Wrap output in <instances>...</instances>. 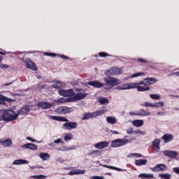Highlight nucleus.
Returning a JSON list of instances; mask_svg holds the SVG:
<instances>
[{
    "mask_svg": "<svg viewBox=\"0 0 179 179\" xmlns=\"http://www.w3.org/2000/svg\"><path fill=\"white\" fill-rule=\"evenodd\" d=\"M113 170H117V171H122V169H120V168H115L113 166V168L112 169Z\"/></svg>",
    "mask_w": 179,
    "mask_h": 179,
    "instance_id": "obj_59",
    "label": "nucleus"
},
{
    "mask_svg": "<svg viewBox=\"0 0 179 179\" xmlns=\"http://www.w3.org/2000/svg\"><path fill=\"white\" fill-rule=\"evenodd\" d=\"M30 110H31V106H30V105H27L18 110L17 114H18V115H26L27 114H29Z\"/></svg>",
    "mask_w": 179,
    "mask_h": 179,
    "instance_id": "obj_11",
    "label": "nucleus"
},
{
    "mask_svg": "<svg viewBox=\"0 0 179 179\" xmlns=\"http://www.w3.org/2000/svg\"><path fill=\"white\" fill-rule=\"evenodd\" d=\"M73 149L74 148L72 147H68L66 145H64L62 148H59L57 150L60 152H68V150H73Z\"/></svg>",
    "mask_w": 179,
    "mask_h": 179,
    "instance_id": "obj_35",
    "label": "nucleus"
},
{
    "mask_svg": "<svg viewBox=\"0 0 179 179\" xmlns=\"http://www.w3.org/2000/svg\"><path fill=\"white\" fill-rule=\"evenodd\" d=\"M143 106L145 107H152V108H153L154 103H149V102H145Z\"/></svg>",
    "mask_w": 179,
    "mask_h": 179,
    "instance_id": "obj_47",
    "label": "nucleus"
},
{
    "mask_svg": "<svg viewBox=\"0 0 179 179\" xmlns=\"http://www.w3.org/2000/svg\"><path fill=\"white\" fill-rule=\"evenodd\" d=\"M108 145H110V142L108 141H101L94 145V148L96 149H99V150L101 149H106V148H108Z\"/></svg>",
    "mask_w": 179,
    "mask_h": 179,
    "instance_id": "obj_14",
    "label": "nucleus"
},
{
    "mask_svg": "<svg viewBox=\"0 0 179 179\" xmlns=\"http://www.w3.org/2000/svg\"><path fill=\"white\" fill-rule=\"evenodd\" d=\"M22 148L25 149H29L30 150H37V145L33 143H27L22 145Z\"/></svg>",
    "mask_w": 179,
    "mask_h": 179,
    "instance_id": "obj_20",
    "label": "nucleus"
},
{
    "mask_svg": "<svg viewBox=\"0 0 179 179\" xmlns=\"http://www.w3.org/2000/svg\"><path fill=\"white\" fill-rule=\"evenodd\" d=\"M61 142H62V138H57L54 141V143H56V144L61 143Z\"/></svg>",
    "mask_w": 179,
    "mask_h": 179,
    "instance_id": "obj_52",
    "label": "nucleus"
},
{
    "mask_svg": "<svg viewBox=\"0 0 179 179\" xmlns=\"http://www.w3.org/2000/svg\"><path fill=\"white\" fill-rule=\"evenodd\" d=\"M6 101H7L8 103H13L15 100L10 98H8L2 94H0V104L5 105Z\"/></svg>",
    "mask_w": 179,
    "mask_h": 179,
    "instance_id": "obj_17",
    "label": "nucleus"
},
{
    "mask_svg": "<svg viewBox=\"0 0 179 179\" xmlns=\"http://www.w3.org/2000/svg\"><path fill=\"white\" fill-rule=\"evenodd\" d=\"M106 122H108V124L114 125V124H117V118L112 116H109L106 117Z\"/></svg>",
    "mask_w": 179,
    "mask_h": 179,
    "instance_id": "obj_29",
    "label": "nucleus"
},
{
    "mask_svg": "<svg viewBox=\"0 0 179 179\" xmlns=\"http://www.w3.org/2000/svg\"><path fill=\"white\" fill-rule=\"evenodd\" d=\"M59 94L64 97H71L75 94V92H73V90L71 89L67 90H59Z\"/></svg>",
    "mask_w": 179,
    "mask_h": 179,
    "instance_id": "obj_10",
    "label": "nucleus"
},
{
    "mask_svg": "<svg viewBox=\"0 0 179 179\" xmlns=\"http://www.w3.org/2000/svg\"><path fill=\"white\" fill-rule=\"evenodd\" d=\"M148 163L146 159H137L135 161L136 166H145Z\"/></svg>",
    "mask_w": 179,
    "mask_h": 179,
    "instance_id": "obj_34",
    "label": "nucleus"
},
{
    "mask_svg": "<svg viewBox=\"0 0 179 179\" xmlns=\"http://www.w3.org/2000/svg\"><path fill=\"white\" fill-rule=\"evenodd\" d=\"M0 68H1V69H9V66L8 64H0Z\"/></svg>",
    "mask_w": 179,
    "mask_h": 179,
    "instance_id": "obj_50",
    "label": "nucleus"
},
{
    "mask_svg": "<svg viewBox=\"0 0 179 179\" xmlns=\"http://www.w3.org/2000/svg\"><path fill=\"white\" fill-rule=\"evenodd\" d=\"M78 93L71 98L72 101H79L80 100H83L85 97L87 96V93L85 92L83 89H77Z\"/></svg>",
    "mask_w": 179,
    "mask_h": 179,
    "instance_id": "obj_5",
    "label": "nucleus"
},
{
    "mask_svg": "<svg viewBox=\"0 0 179 179\" xmlns=\"http://www.w3.org/2000/svg\"><path fill=\"white\" fill-rule=\"evenodd\" d=\"M64 86H65V83L61 81H55V84L52 85L54 89H59V87H64Z\"/></svg>",
    "mask_w": 179,
    "mask_h": 179,
    "instance_id": "obj_31",
    "label": "nucleus"
},
{
    "mask_svg": "<svg viewBox=\"0 0 179 179\" xmlns=\"http://www.w3.org/2000/svg\"><path fill=\"white\" fill-rule=\"evenodd\" d=\"M127 132L129 135H132V134H134V128H132V127L127 128Z\"/></svg>",
    "mask_w": 179,
    "mask_h": 179,
    "instance_id": "obj_45",
    "label": "nucleus"
},
{
    "mask_svg": "<svg viewBox=\"0 0 179 179\" xmlns=\"http://www.w3.org/2000/svg\"><path fill=\"white\" fill-rule=\"evenodd\" d=\"M162 107H164V102L163 101L156 102L153 105V108H162Z\"/></svg>",
    "mask_w": 179,
    "mask_h": 179,
    "instance_id": "obj_36",
    "label": "nucleus"
},
{
    "mask_svg": "<svg viewBox=\"0 0 179 179\" xmlns=\"http://www.w3.org/2000/svg\"><path fill=\"white\" fill-rule=\"evenodd\" d=\"M157 115H164V112H158Z\"/></svg>",
    "mask_w": 179,
    "mask_h": 179,
    "instance_id": "obj_61",
    "label": "nucleus"
},
{
    "mask_svg": "<svg viewBox=\"0 0 179 179\" xmlns=\"http://www.w3.org/2000/svg\"><path fill=\"white\" fill-rule=\"evenodd\" d=\"M3 114H5V110H0V117H1V118H3Z\"/></svg>",
    "mask_w": 179,
    "mask_h": 179,
    "instance_id": "obj_55",
    "label": "nucleus"
},
{
    "mask_svg": "<svg viewBox=\"0 0 179 179\" xmlns=\"http://www.w3.org/2000/svg\"><path fill=\"white\" fill-rule=\"evenodd\" d=\"M19 114H17L12 110H4L3 120V121H15L17 120Z\"/></svg>",
    "mask_w": 179,
    "mask_h": 179,
    "instance_id": "obj_2",
    "label": "nucleus"
},
{
    "mask_svg": "<svg viewBox=\"0 0 179 179\" xmlns=\"http://www.w3.org/2000/svg\"><path fill=\"white\" fill-rule=\"evenodd\" d=\"M49 146H51L52 148H54V146H55V143H49Z\"/></svg>",
    "mask_w": 179,
    "mask_h": 179,
    "instance_id": "obj_60",
    "label": "nucleus"
},
{
    "mask_svg": "<svg viewBox=\"0 0 179 179\" xmlns=\"http://www.w3.org/2000/svg\"><path fill=\"white\" fill-rule=\"evenodd\" d=\"M138 117H148L150 115V112L147 111L146 110L141 109L137 112Z\"/></svg>",
    "mask_w": 179,
    "mask_h": 179,
    "instance_id": "obj_22",
    "label": "nucleus"
},
{
    "mask_svg": "<svg viewBox=\"0 0 179 179\" xmlns=\"http://www.w3.org/2000/svg\"><path fill=\"white\" fill-rule=\"evenodd\" d=\"M171 75H175V76H179V72L173 73Z\"/></svg>",
    "mask_w": 179,
    "mask_h": 179,
    "instance_id": "obj_64",
    "label": "nucleus"
},
{
    "mask_svg": "<svg viewBox=\"0 0 179 179\" xmlns=\"http://www.w3.org/2000/svg\"><path fill=\"white\" fill-rule=\"evenodd\" d=\"M129 157H142V155L141 154H138V153H134V154H131L130 155H129Z\"/></svg>",
    "mask_w": 179,
    "mask_h": 179,
    "instance_id": "obj_46",
    "label": "nucleus"
},
{
    "mask_svg": "<svg viewBox=\"0 0 179 179\" xmlns=\"http://www.w3.org/2000/svg\"><path fill=\"white\" fill-rule=\"evenodd\" d=\"M47 178V176L45 175H38V179H45Z\"/></svg>",
    "mask_w": 179,
    "mask_h": 179,
    "instance_id": "obj_53",
    "label": "nucleus"
},
{
    "mask_svg": "<svg viewBox=\"0 0 179 179\" xmlns=\"http://www.w3.org/2000/svg\"><path fill=\"white\" fill-rule=\"evenodd\" d=\"M88 85L93 87H96V89H100V87H103V86H104V84L97 80L88 82Z\"/></svg>",
    "mask_w": 179,
    "mask_h": 179,
    "instance_id": "obj_18",
    "label": "nucleus"
},
{
    "mask_svg": "<svg viewBox=\"0 0 179 179\" xmlns=\"http://www.w3.org/2000/svg\"><path fill=\"white\" fill-rule=\"evenodd\" d=\"M55 113L57 114H64L63 106H60L55 110Z\"/></svg>",
    "mask_w": 179,
    "mask_h": 179,
    "instance_id": "obj_43",
    "label": "nucleus"
},
{
    "mask_svg": "<svg viewBox=\"0 0 179 179\" xmlns=\"http://www.w3.org/2000/svg\"><path fill=\"white\" fill-rule=\"evenodd\" d=\"M107 113L106 109H102L101 110H97L94 113H87L84 114L83 120L86 121L87 120H90V118H96V117H99V115H103V114Z\"/></svg>",
    "mask_w": 179,
    "mask_h": 179,
    "instance_id": "obj_3",
    "label": "nucleus"
},
{
    "mask_svg": "<svg viewBox=\"0 0 179 179\" xmlns=\"http://www.w3.org/2000/svg\"><path fill=\"white\" fill-rule=\"evenodd\" d=\"M163 154L164 156H166V157H169L171 159H176V157L178 156V152L176 150H164L163 151Z\"/></svg>",
    "mask_w": 179,
    "mask_h": 179,
    "instance_id": "obj_12",
    "label": "nucleus"
},
{
    "mask_svg": "<svg viewBox=\"0 0 179 179\" xmlns=\"http://www.w3.org/2000/svg\"><path fill=\"white\" fill-rule=\"evenodd\" d=\"M152 145L153 150H155V152L157 153V152L160 150V140L156 138L152 141Z\"/></svg>",
    "mask_w": 179,
    "mask_h": 179,
    "instance_id": "obj_16",
    "label": "nucleus"
},
{
    "mask_svg": "<svg viewBox=\"0 0 179 179\" xmlns=\"http://www.w3.org/2000/svg\"><path fill=\"white\" fill-rule=\"evenodd\" d=\"M39 157L42 159V160H50V154L47 153V152H41L39 153Z\"/></svg>",
    "mask_w": 179,
    "mask_h": 179,
    "instance_id": "obj_28",
    "label": "nucleus"
},
{
    "mask_svg": "<svg viewBox=\"0 0 179 179\" xmlns=\"http://www.w3.org/2000/svg\"><path fill=\"white\" fill-rule=\"evenodd\" d=\"M139 178L142 179H150L153 178V174L152 173H141L138 176Z\"/></svg>",
    "mask_w": 179,
    "mask_h": 179,
    "instance_id": "obj_30",
    "label": "nucleus"
},
{
    "mask_svg": "<svg viewBox=\"0 0 179 179\" xmlns=\"http://www.w3.org/2000/svg\"><path fill=\"white\" fill-rule=\"evenodd\" d=\"M71 84H72L73 86H75V85H78V81H73V82H71Z\"/></svg>",
    "mask_w": 179,
    "mask_h": 179,
    "instance_id": "obj_62",
    "label": "nucleus"
},
{
    "mask_svg": "<svg viewBox=\"0 0 179 179\" xmlns=\"http://www.w3.org/2000/svg\"><path fill=\"white\" fill-rule=\"evenodd\" d=\"M23 92H27V90H22L21 93H16L14 94L13 96H26V94L23 93Z\"/></svg>",
    "mask_w": 179,
    "mask_h": 179,
    "instance_id": "obj_49",
    "label": "nucleus"
},
{
    "mask_svg": "<svg viewBox=\"0 0 179 179\" xmlns=\"http://www.w3.org/2000/svg\"><path fill=\"white\" fill-rule=\"evenodd\" d=\"M134 85H136L135 89L136 87L138 92H146L148 90H150V87H143L147 85L146 84H142V81L140 83H134Z\"/></svg>",
    "mask_w": 179,
    "mask_h": 179,
    "instance_id": "obj_9",
    "label": "nucleus"
},
{
    "mask_svg": "<svg viewBox=\"0 0 179 179\" xmlns=\"http://www.w3.org/2000/svg\"><path fill=\"white\" fill-rule=\"evenodd\" d=\"M157 82V79L155 78H145L143 81H141V84L146 85L149 86V85H153V83H156Z\"/></svg>",
    "mask_w": 179,
    "mask_h": 179,
    "instance_id": "obj_15",
    "label": "nucleus"
},
{
    "mask_svg": "<svg viewBox=\"0 0 179 179\" xmlns=\"http://www.w3.org/2000/svg\"><path fill=\"white\" fill-rule=\"evenodd\" d=\"M101 151L99 150H93L92 151L90 155L91 156H101Z\"/></svg>",
    "mask_w": 179,
    "mask_h": 179,
    "instance_id": "obj_39",
    "label": "nucleus"
},
{
    "mask_svg": "<svg viewBox=\"0 0 179 179\" xmlns=\"http://www.w3.org/2000/svg\"><path fill=\"white\" fill-rule=\"evenodd\" d=\"M52 120H55V121H62V122H68V119L64 117L59 116H52Z\"/></svg>",
    "mask_w": 179,
    "mask_h": 179,
    "instance_id": "obj_33",
    "label": "nucleus"
},
{
    "mask_svg": "<svg viewBox=\"0 0 179 179\" xmlns=\"http://www.w3.org/2000/svg\"><path fill=\"white\" fill-rule=\"evenodd\" d=\"M27 141H30L31 142H36V141L31 137H27Z\"/></svg>",
    "mask_w": 179,
    "mask_h": 179,
    "instance_id": "obj_56",
    "label": "nucleus"
},
{
    "mask_svg": "<svg viewBox=\"0 0 179 179\" xmlns=\"http://www.w3.org/2000/svg\"><path fill=\"white\" fill-rule=\"evenodd\" d=\"M86 171L85 170L82 169H75L73 171H71L69 173V176H75V175H79V174H85Z\"/></svg>",
    "mask_w": 179,
    "mask_h": 179,
    "instance_id": "obj_23",
    "label": "nucleus"
},
{
    "mask_svg": "<svg viewBox=\"0 0 179 179\" xmlns=\"http://www.w3.org/2000/svg\"><path fill=\"white\" fill-rule=\"evenodd\" d=\"M72 139H73V134H68L64 136V141H66V142H68V141H72Z\"/></svg>",
    "mask_w": 179,
    "mask_h": 179,
    "instance_id": "obj_41",
    "label": "nucleus"
},
{
    "mask_svg": "<svg viewBox=\"0 0 179 179\" xmlns=\"http://www.w3.org/2000/svg\"><path fill=\"white\" fill-rule=\"evenodd\" d=\"M24 63L28 69H31V71H37V66H36V64L31 62L30 59H25L24 60Z\"/></svg>",
    "mask_w": 179,
    "mask_h": 179,
    "instance_id": "obj_8",
    "label": "nucleus"
},
{
    "mask_svg": "<svg viewBox=\"0 0 179 179\" xmlns=\"http://www.w3.org/2000/svg\"><path fill=\"white\" fill-rule=\"evenodd\" d=\"M70 102H72V98H60L56 101V103H62L63 104Z\"/></svg>",
    "mask_w": 179,
    "mask_h": 179,
    "instance_id": "obj_32",
    "label": "nucleus"
},
{
    "mask_svg": "<svg viewBox=\"0 0 179 179\" xmlns=\"http://www.w3.org/2000/svg\"><path fill=\"white\" fill-rule=\"evenodd\" d=\"M13 165L20 166V164H29V161L25 159H16L13 162Z\"/></svg>",
    "mask_w": 179,
    "mask_h": 179,
    "instance_id": "obj_25",
    "label": "nucleus"
},
{
    "mask_svg": "<svg viewBox=\"0 0 179 179\" xmlns=\"http://www.w3.org/2000/svg\"><path fill=\"white\" fill-rule=\"evenodd\" d=\"M99 100L100 104H108V103H110V101H108V99L104 97H101L99 98Z\"/></svg>",
    "mask_w": 179,
    "mask_h": 179,
    "instance_id": "obj_40",
    "label": "nucleus"
},
{
    "mask_svg": "<svg viewBox=\"0 0 179 179\" xmlns=\"http://www.w3.org/2000/svg\"><path fill=\"white\" fill-rule=\"evenodd\" d=\"M122 73V68L113 67L110 70L105 73L106 76H110L111 75H121Z\"/></svg>",
    "mask_w": 179,
    "mask_h": 179,
    "instance_id": "obj_6",
    "label": "nucleus"
},
{
    "mask_svg": "<svg viewBox=\"0 0 179 179\" xmlns=\"http://www.w3.org/2000/svg\"><path fill=\"white\" fill-rule=\"evenodd\" d=\"M78 127V123L75 122H66L63 124L64 129H69V131L75 129Z\"/></svg>",
    "mask_w": 179,
    "mask_h": 179,
    "instance_id": "obj_13",
    "label": "nucleus"
},
{
    "mask_svg": "<svg viewBox=\"0 0 179 179\" xmlns=\"http://www.w3.org/2000/svg\"><path fill=\"white\" fill-rule=\"evenodd\" d=\"M38 106L43 110H47V108H51L52 105L48 102H41L38 103Z\"/></svg>",
    "mask_w": 179,
    "mask_h": 179,
    "instance_id": "obj_21",
    "label": "nucleus"
},
{
    "mask_svg": "<svg viewBox=\"0 0 179 179\" xmlns=\"http://www.w3.org/2000/svg\"><path fill=\"white\" fill-rule=\"evenodd\" d=\"M173 170L174 173H176V174H179V167L173 168Z\"/></svg>",
    "mask_w": 179,
    "mask_h": 179,
    "instance_id": "obj_54",
    "label": "nucleus"
},
{
    "mask_svg": "<svg viewBox=\"0 0 179 179\" xmlns=\"http://www.w3.org/2000/svg\"><path fill=\"white\" fill-rule=\"evenodd\" d=\"M1 143L4 148H10L12 146V140L10 138H6Z\"/></svg>",
    "mask_w": 179,
    "mask_h": 179,
    "instance_id": "obj_27",
    "label": "nucleus"
},
{
    "mask_svg": "<svg viewBox=\"0 0 179 179\" xmlns=\"http://www.w3.org/2000/svg\"><path fill=\"white\" fill-rule=\"evenodd\" d=\"M136 86V84H134V83H129L127 84H124L122 85H120L117 87V90H128L129 89H135V87Z\"/></svg>",
    "mask_w": 179,
    "mask_h": 179,
    "instance_id": "obj_7",
    "label": "nucleus"
},
{
    "mask_svg": "<svg viewBox=\"0 0 179 179\" xmlns=\"http://www.w3.org/2000/svg\"><path fill=\"white\" fill-rule=\"evenodd\" d=\"M103 80L106 83L103 84V87L106 90H110V89H113L114 86H117L121 83L120 79L110 76L105 78Z\"/></svg>",
    "mask_w": 179,
    "mask_h": 179,
    "instance_id": "obj_1",
    "label": "nucleus"
},
{
    "mask_svg": "<svg viewBox=\"0 0 179 179\" xmlns=\"http://www.w3.org/2000/svg\"><path fill=\"white\" fill-rule=\"evenodd\" d=\"M152 170L156 173L157 171H164V170H167V166L163 164H157L155 167L152 168Z\"/></svg>",
    "mask_w": 179,
    "mask_h": 179,
    "instance_id": "obj_19",
    "label": "nucleus"
},
{
    "mask_svg": "<svg viewBox=\"0 0 179 179\" xmlns=\"http://www.w3.org/2000/svg\"><path fill=\"white\" fill-rule=\"evenodd\" d=\"M129 115H136V116H138V113L130 112V113H129Z\"/></svg>",
    "mask_w": 179,
    "mask_h": 179,
    "instance_id": "obj_58",
    "label": "nucleus"
},
{
    "mask_svg": "<svg viewBox=\"0 0 179 179\" xmlns=\"http://www.w3.org/2000/svg\"><path fill=\"white\" fill-rule=\"evenodd\" d=\"M72 111H73V109L72 108L63 106V114H68L69 113H72Z\"/></svg>",
    "mask_w": 179,
    "mask_h": 179,
    "instance_id": "obj_38",
    "label": "nucleus"
},
{
    "mask_svg": "<svg viewBox=\"0 0 179 179\" xmlns=\"http://www.w3.org/2000/svg\"><path fill=\"white\" fill-rule=\"evenodd\" d=\"M142 75H145V73H134L133 75H131V78H138V76H142Z\"/></svg>",
    "mask_w": 179,
    "mask_h": 179,
    "instance_id": "obj_44",
    "label": "nucleus"
},
{
    "mask_svg": "<svg viewBox=\"0 0 179 179\" xmlns=\"http://www.w3.org/2000/svg\"><path fill=\"white\" fill-rule=\"evenodd\" d=\"M150 97L153 100H160V96L156 94H151Z\"/></svg>",
    "mask_w": 179,
    "mask_h": 179,
    "instance_id": "obj_42",
    "label": "nucleus"
},
{
    "mask_svg": "<svg viewBox=\"0 0 179 179\" xmlns=\"http://www.w3.org/2000/svg\"><path fill=\"white\" fill-rule=\"evenodd\" d=\"M90 179H104L103 176H92Z\"/></svg>",
    "mask_w": 179,
    "mask_h": 179,
    "instance_id": "obj_51",
    "label": "nucleus"
},
{
    "mask_svg": "<svg viewBox=\"0 0 179 179\" xmlns=\"http://www.w3.org/2000/svg\"><path fill=\"white\" fill-rule=\"evenodd\" d=\"M158 177L161 179H170L171 178V174L170 173H163V174H159Z\"/></svg>",
    "mask_w": 179,
    "mask_h": 179,
    "instance_id": "obj_37",
    "label": "nucleus"
},
{
    "mask_svg": "<svg viewBox=\"0 0 179 179\" xmlns=\"http://www.w3.org/2000/svg\"><path fill=\"white\" fill-rule=\"evenodd\" d=\"M132 125L134 127H137L138 128L142 127L143 125V120H135L131 122Z\"/></svg>",
    "mask_w": 179,
    "mask_h": 179,
    "instance_id": "obj_26",
    "label": "nucleus"
},
{
    "mask_svg": "<svg viewBox=\"0 0 179 179\" xmlns=\"http://www.w3.org/2000/svg\"><path fill=\"white\" fill-rule=\"evenodd\" d=\"M129 143V140L126 138H117L114 140L111 143L112 148H121V146H124Z\"/></svg>",
    "mask_w": 179,
    "mask_h": 179,
    "instance_id": "obj_4",
    "label": "nucleus"
},
{
    "mask_svg": "<svg viewBox=\"0 0 179 179\" xmlns=\"http://www.w3.org/2000/svg\"><path fill=\"white\" fill-rule=\"evenodd\" d=\"M162 139L165 141L166 143H168V142H171L174 139V136L171 134H166L162 136Z\"/></svg>",
    "mask_w": 179,
    "mask_h": 179,
    "instance_id": "obj_24",
    "label": "nucleus"
},
{
    "mask_svg": "<svg viewBox=\"0 0 179 179\" xmlns=\"http://www.w3.org/2000/svg\"><path fill=\"white\" fill-rule=\"evenodd\" d=\"M134 134H139V135H146V131H142L141 130H136Z\"/></svg>",
    "mask_w": 179,
    "mask_h": 179,
    "instance_id": "obj_48",
    "label": "nucleus"
},
{
    "mask_svg": "<svg viewBox=\"0 0 179 179\" xmlns=\"http://www.w3.org/2000/svg\"><path fill=\"white\" fill-rule=\"evenodd\" d=\"M99 57H107V55L106 53H104V52H100Z\"/></svg>",
    "mask_w": 179,
    "mask_h": 179,
    "instance_id": "obj_57",
    "label": "nucleus"
},
{
    "mask_svg": "<svg viewBox=\"0 0 179 179\" xmlns=\"http://www.w3.org/2000/svg\"><path fill=\"white\" fill-rule=\"evenodd\" d=\"M31 178L38 179V176H31Z\"/></svg>",
    "mask_w": 179,
    "mask_h": 179,
    "instance_id": "obj_63",
    "label": "nucleus"
}]
</instances>
